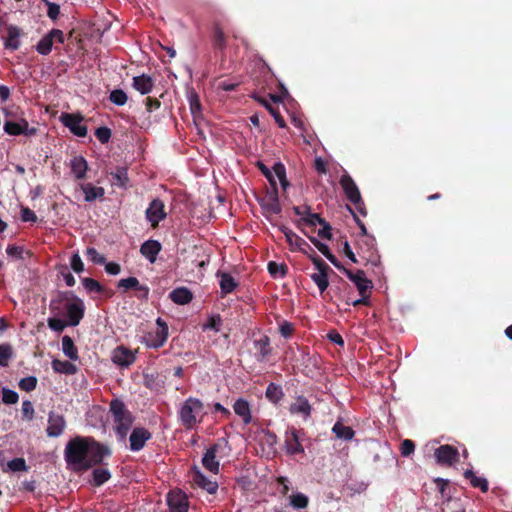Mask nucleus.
I'll use <instances>...</instances> for the list:
<instances>
[{
	"mask_svg": "<svg viewBox=\"0 0 512 512\" xmlns=\"http://www.w3.org/2000/svg\"><path fill=\"white\" fill-rule=\"evenodd\" d=\"M22 414L23 417L27 420H32L34 417V407L32 403L28 400L23 401L22 403Z\"/></svg>",
	"mask_w": 512,
	"mask_h": 512,
	"instance_id": "nucleus-62",
	"label": "nucleus"
},
{
	"mask_svg": "<svg viewBox=\"0 0 512 512\" xmlns=\"http://www.w3.org/2000/svg\"><path fill=\"white\" fill-rule=\"evenodd\" d=\"M333 432L337 438L343 440H351L354 436V431L351 427L345 426L340 422H337L333 426Z\"/></svg>",
	"mask_w": 512,
	"mask_h": 512,
	"instance_id": "nucleus-35",
	"label": "nucleus"
},
{
	"mask_svg": "<svg viewBox=\"0 0 512 512\" xmlns=\"http://www.w3.org/2000/svg\"><path fill=\"white\" fill-rule=\"evenodd\" d=\"M293 210L303 224H328L318 213L312 212L310 206L306 204L295 206Z\"/></svg>",
	"mask_w": 512,
	"mask_h": 512,
	"instance_id": "nucleus-14",
	"label": "nucleus"
},
{
	"mask_svg": "<svg viewBox=\"0 0 512 512\" xmlns=\"http://www.w3.org/2000/svg\"><path fill=\"white\" fill-rule=\"evenodd\" d=\"M203 466L212 473H217L219 470V462L216 460V447H211L204 454L202 459Z\"/></svg>",
	"mask_w": 512,
	"mask_h": 512,
	"instance_id": "nucleus-33",
	"label": "nucleus"
},
{
	"mask_svg": "<svg viewBox=\"0 0 512 512\" xmlns=\"http://www.w3.org/2000/svg\"><path fill=\"white\" fill-rule=\"evenodd\" d=\"M204 415L202 401L194 397L187 398L178 411L179 421L186 429H193L198 423L202 422Z\"/></svg>",
	"mask_w": 512,
	"mask_h": 512,
	"instance_id": "nucleus-3",
	"label": "nucleus"
},
{
	"mask_svg": "<svg viewBox=\"0 0 512 512\" xmlns=\"http://www.w3.org/2000/svg\"><path fill=\"white\" fill-rule=\"evenodd\" d=\"M62 351L71 360H77V349L74 346L73 340L69 336L62 338Z\"/></svg>",
	"mask_w": 512,
	"mask_h": 512,
	"instance_id": "nucleus-39",
	"label": "nucleus"
},
{
	"mask_svg": "<svg viewBox=\"0 0 512 512\" xmlns=\"http://www.w3.org/2000/svg\"><path fill=\"white\" fill-rule=\"evenodd\" d=\"M88 170V163L82 156L74 157L71 160V171L78 180L84 179Z\"/></svg>",
	"mask_w": 512,
	"mask_h": 512,
	"instance_id": "nucleus-30",
	"label": "nucleus"
},
{
	"mask_svg": "<svg viewBox=\"0 0 512 512\" xmlns=\"http://www.w3.org/2000/svg\"><path fill=\"white\" fill-rule=\"evenodd\" d=\"M111 359L117 366L126 368L134 363L135 354L128 348L119 346L112 351Z\"/></svg>",
	"mask_w": 512,
	"mask_h": 512,
	"instance_id": "nucleus-17",
	"label": "nucleus"
},
{
	"mask_svg": "<svg viewBox=\"0 0 512 512\" xmlns=\"http://www.w3.org/2000/svg\"><path fill=\"white\" fill-rule=\"evenodd\" d=\"M258 169L262 172V174L267 178V180L270 183L271 189H275L277 187V180L279 181L282 189L286 191V189L289 187V182L286 177V168L283 163L276 162L272 170L269 169L263 162L258 161L257 162Z\"/></svg>",
	"mask_w": 512,
	"mask_h": 512,
	"instance_id": "nucleus-5",
	"label": "nucleus"
},
{
	"mask_svg": "<svg viewBox=\"0 0 512 512\" xmlns=\"http://www.w3.org/2000/svg\"><path fill=\"white\" fill-rule=\"evenodd\" d=\"M284 446L289 455L303 454L304 447L302 445L300 432L295 428L287 430L285 433Z\"/></svg>",
	"mask_w": 512,
	"mask_h": 512,
	"instance_id": "nucleus-12",
	"label": "nucleus"
},
{
	"mask_svg": "<svg viewBox=\"0 0 512 512\" xmlns=\"http://www.w3.org/2000/svg\"><path fill=\"white\" fill-rule=\"evenodd\" d=\"M53 39L50 33H47L36 45V51L41 55H48L53 47Z\"/></svg>",
	"mask_w": 512,
	"mask_h": 512,
	"instance_id": "nucleus-41",
	"label": "nucleus"
},
{
	"mask_svg": "<svg viewBox=\"0 0 512 512\" xmlns=\"http://www.w3.org/2000/svg\"><path fill=\"white\" fill-rule=\"evenodd\" d=\"M222 320L219 315H211L208 317L207 322L203 324V330H213L215 332L220 331Z\"/></svg>",
	"mask_w": 512,
	"mask_h": 512,
	"instance_id": "nucleus-47",
	"label": "nucleus"
},
{
	"mask_svg": "<svg viewBox=\"0 0 512 512\" xmlns=\"http://www.w3.org/2000/svg\"><path fill=\"white\" fill-rule=\"evenodd\" d=\"M81 188L85 195V201L87 202H92L97 198H102L105 193L104 188L96 187L91 183L83 184Z\"/></svg>",
	"mask_w": 512,
	"mask_h": 512,
	"instance_id": "nucleus-34",
	"label": "nucleus"
},
{
	"mask_svg": "<svg viewBox=\"0 0 512 512\" xmlns=\"http://www.w3.org/2000/svg\"><path fill=\"white\" fill-rule=\"evenodd\" d=\"M311 258L313 264L315 265L317 272L311 274V279L314 281V283L318 286L320 292H324L328 285V275L327 271L330 269L329 266L319 257L309 255Z\"/></svg>",
	"mask_w": 512,
	"mask_h": 512,
	"instance_id": "nucleus-10",
	"label": "nucleus"
},
{
	"mask_svg": "<svg viewBox=\"0 0 512 512\" xmlns=\"http://www.w3.org/2000/svg\"><path fill=\"white\" fill-rule=\"evenodd\" d=\"M37 379L33 376L25 377L20 380L19 387L26 392L32 391L36 388Z\"/></svg>",
	"mask_w": 512,
	"mask_h": 512,
	"instance_id": "nucleus-53",
	"label": "nucleus"
},
{
	"mask_svg": "<svg viewBox=\"0 0 512 512\" xmlns=\"http://www.w3.org/2000/svg\"><path fill=\"white\" fill-rule=\"evenodd\" d=\"M459 456L458 450L450 445H442L435 450V458L439 464L452 465Z\"/></svg>",
	"mask_w": 512,
	"mask_h": 512,
	"instance_id": "nucleus-16",
	"label": "nucleus"
},
{
	"mask_svg": "<svg viewBox=\"0 0 512 512\" xmlns=\"http://www.w3.org/2000/svg\"><path fill=\"white\" fill-rule=\"evenodd\" d=\"M4 130L7 134L17 135H32L35 133V129H28V122L23 120L22 122L6 121L4 124Z\"/></svg>",
	"mask_w": 512,
	"mask_h": 512,
	"instance_id": "nucleus-22",
	"label": "nucleus"
},
{
	"mask_svg": "<svg viewBox=\"0 0 512 512\" xmlns=\"http://www.w3.org/2000/svg\"><path fill=\"white\" fill-rule=\"evenodd\" d=\"M110 182L113 186L121 189H127L129 186L128 168L125 166H117L114 170L109 172Z\"/></svg>",
	"mask_w": 512,
	"mask_h": 512,
	"instance_id": "nucleus-19",
	"label": "nucleus"
},
{
	"mask_svg": "<svg viewBox=\"0 0 512 512\" xmlns=\"http://www.w3.org/2000/svg\"><path fill=\"white\" fill-rule=\"evenodd\" d=\"M290 412L297 414L307 419L311 413V406L307 399L304 397H298L291 405Z\"/></svg>",
	"mask_w": 512,
	"mask_h": 512,
	"instance_id": "nucleus-29",
	"label": "nucleus"
},
{
	"mask_svg": "<svg viewBox=\"0 0 512 512\" xmlns=\"http://www.w3.org/2000/svg\"><path fill=\"white\" fill-rule=\"evenodd\" d=\"M20 217L23 222H36L37 221V216H36L35 212L28 207L21 208Z\"/></svg>",
	"mask_w": 512,
	"mask_h": 512,
	"instance_id": "nucleus-60",
	"label": "nucleus"
},
{
	"mask_svg": "<svg viewBox=\"0 0 512 512\" xmlns=\"http://www.w3.org/2000/svg\"><path fill=\"white\" fill-rule=\"evenodd\" d=\"M347 277L356 285L360 294H365L372 288V282L366 278L364 271L358 270L355 273L346 271Z\"/></svg>",
	"mask_w": 512,
	"mask_h": 512,
	"instance_id": "nucleus-20",
	"label": "nucleus"
},
{
	"mask_svg": "<svg viewBox=\"0 0 512 512\" xmlns=\"http://www.w3.org/2000/svg\"><path fill=\"white\" fill-rule=\"evenodd\" d=\"M66 426V421L62 415L51 412L48 417V427L46 429L49 437L60 436Z\"/></svg>",
	"mask_w": 512,
	"mask_h": 512,
	"instance_id": "nucleus-18",
	"label": "nucleus"
},
{
	"mask_svg": "<svg viewBox=\"0 0 512 512\" xmlns=\"http://www.w3.org/2000/svg\"><path fill=\"white\" fill-rule=\"evenodd\" d=\"M157 329L153 332L147 333L143 337V342L150 348H159L164 345L168 338V326L161 319L156 320Z\"/></svg>",
	"mask_w": 512,
	"mask_h": 512,
	"instance_id": "nucleus-8",
	"label": "nucleus"
},
{
	"mask_svg": "<svg viewBox=\"0 0 512 512\" xmlns=\"http://www.w3.org/2000/svg\"><path fill=\"white\" fill-rule=\"evenodd\" d=\"M151 434L144 428H135L130 435V449L133 451L141 450L145 442L150 439Z\"/></svg>",
	"mask_w": 512,
	"mask_h": 512,
	"instance_id": "nucleus-21",
	"label": "nucleus"
},
{
	"mask_svg": "<svg viewBox=\"0 0 512 512\" xmlns=\"http://www.w3.org/2000/svg\"><path fill=\"white\" fill-rule=\"evenodd\" d=\"M161 243L156 240L145 241L140 248V253L151 263H155L157 255L161 251Z\"/></svg>",
	"mask_w": 512,
	"mask_h": 512,
	"instance_id": "nucleus-23",
	"label": "nucleus"
},
{
	"mask_svg": "<svg viewBox=\"0 0 512 512\" xmlns=\"http://www.w3.org/2000/svg\"><path fill=\"white\" fill-rule=\"evenodd\" d=\"M145 214L150 224H159L167 216L164 202L159 198L153 199L146 209Z\"/></svg>",
	"mask_w": 512,
	"mask_h": 512,
	"instance_id": "nucleus-13",
	"label": "nucleus"
},
{
	"mask_svg": "<svg viewBox=\"0 0 512 512\" xmlns=\"http://www.w3.org/2000/svg\"><path fill=\"white\" fill-rule=\"evenodd\" d=\"M283 393H282V390L279 386L271 383L268 387H267V390H266V397L271 400L272 402L276 403L278 402L281 397H282Z\"/></svg>",
	"mask_w": 512,
	"mask_h": 512,
	"instance_id": "nucleus-48",
	"label": "nucleus"
},
{
	"mask_svg": "<svg viewBox=\"0 0 512 512\" xmlns=\"http://www.w3.org/2000/svg\"><path fill=\"white\" fill-rule=\"evenodd\" d=\"M12 355L13 350L10 344H0V366H7Z\"/></svg>",
	"mask_w": 512,
	"mask_h": 512,
	"instance_id": "nucleus-43",
	"label": "nucleus"
},
{
	"mask_svg": "<svg viewBox=\"0 0 512 512\" xmlns=\"http://www.w3.org/2000/svg\"><path fill=\"white\" fill-rule=\"evenodd\" d=\"M110 472L105 468L95 469L93 471V480L96 485H102L110 478Z\"/></svg>",
	"mask_w": 512,
	"mask_h": 512,
	"instance_id": "nucleus-49",
	"label": "nucleus"
},
{
	"mask_svg": "<svg viewBox=\"0 0 512 512\" xmlns=\"http://www.w3.org/2000/svg\"><path fill=\"white\" fill-rule=\"evenodd\" d=\"M46 5L48 7V9H47L48 17L51 18L52 20L57 19V17L60 14V6L58 4L52 3L50 1L48 3H46Z\"/></svg>",
	"mask_w": 512,
	"mask_h": 512,
	"instance_id": "nucleus-63",
	"label": "nucleus"
},
{
	"mask_svg": "<svg viewBox=\"0 0 512 512\" xmlns=\"http://www.w3.org/2000/svg\"><path fill=\"white\" fill-rule=\"evenodd\" d=\"M189 105L190 110L193 115L200 113L201 111V102L199 96L194 91L189 95Z\"/></svg>",
	"mask_w": 512,
	"mask_h": 512,
	"instance_id": "nucleus-54",
	"label": "nucleus"
},
{
	"mask_svg": "<svg viewBox=\"0 0 512 512\" xmlns=\"http://www.w3.org/2000/svg\"><path fill=\"white\" fill-rule=\"evenodd\" d=\"M132 87L142 95L150 93L154 87V81L151 76L142 74L133 78Z\"/></svg>",
	"mask_w": 512,
	"mask_h": 512,
	"instance_id": "nucleus-24",
	"label": "nucleus"
},
{
	"mask_svg": "<svg viewBox=\"0 0 512 512\" xmlns=\"http://www.w3.org/2000/svg\"><path fill=\"white\" fill-rule=\"evenodd\" d=\"M110 411L114 418L115 430L119 437L124 440L132 426L133 417L130 412L127 411L123 402L118 399L111 401Z\"/></svg>",
	"mask_w": 512,
	"mask_h": 512,
	"instance_id": "nucleus-4",
	"label": "nucleus"
},
{
	"mask_svg": "<svg viewBox=\"0 0 512 512\" xmlns=\"http://www.w3.org/2000/svg\"><path fill=\"white\" fill-rule=\"evenodd\" d=\"M212 46L216 50L224 51L227 46L226 36L218 23H214L211 35Z\"/></svg>",
	"mask_w": 512,
	"mask_h": 512,
	"instance_id": "nucleus-28",
	"label": "nucleus"
},
{
	"mask_svg": "<svg viewBox=\"0 0 512 512\" xmlns=\"http://www.w3.org/2000/svg\"><path fill=\"white\" fill-rule=\"evenodd\" d=\"M18 399V394L15 391L6 388L2 390V400L4 403L15 404L17 403Z\"/></svg>",
	"mask_w": 512,
	"mask_h": 512,
	"instance_id": "nucleus-58",
	"label": "nucleus"
},
{
	"mask_svg": "<svg viewBox=\"0 0 512 512\" xmlns=\"http://www.w3.org/2000/svg\"><path fill=\"white\" fill-rule=\"evenodd\" d=\"M70 267L75 273H81L84 271V264L77 252L73 253L70 258Z\"/></svg>",
	"mask_w": 512,
	"mask_h": 512,
	"instance_id": "nucleus-56",
	"label": "nucleus"
},
{
	"mask_svg": "<svg viewBox=\"0 0 512 512\" xmlns=\"http://www.w3.org/2000/svg\"><path fill=\"white\" fill-rule=\"evenodd\" d=\"M61 309L70 326H76L84 314V303L80 299H66L61 303Z\"/></svg>",
	"mask_w": 512,
	"mask_h": 512,
	"instance_id": "nucleus-6",
	"label": "nucleus"
},
{
	"mask_svg": "<svg viewBox=\"0 0 512 512\" xmlns=\"http://www.w3.org/2000/svg\"><path fill=\"white\" fill-rule=\"evenodd\" d=\"M82 284L88 292L99 293L102 290V287L99 284V282H97L96 280H94L92 278H83Z\"/></svg>",
	"mask_w": 512,
	"mask_h": 512,
	"instance_id": "nucleus-55",
	"label": "nucleus"
},
{
	"mask_svg": "<svg viewBox=\"0 0 512 512\" xmlns=\"http://www.w3.org/2000/svg\"><path fill=\"white\" fill-rule=\"evenodd\" d=\"M254 99L260 103L261 105H263L268 111L269 113L273 116L275 122L278 124V126L280 128H284L286 127V122L284 120V118L282 117L280 111H279V108L274 106L268 99H266L265 97H261V96H255Z\"/></svg>",
	"mask_w": 512,
	"mask_h": 512,
	"instance_id": "nucleus-26",
	"label": "nucleus"
},
{
	"mask_svg": "<svg viewBox=\"0 0 512 512\" xmlns=\"http://www.w3.org/2000/svg\"><path fill=\"white\" fill-rule=\"evenodd\" d=\"M127 94L122 89H114L111 91L109 100L118 106H123L127 102Z\"/></svg>",
	"mask_w": 512,
	"mask_h": 512,
	"instance_id": "nucleus-44",
	"label": "nucleus"
},
{
	"mask_svg": "<svg viewBox=\"0 0 512 512\" xmlns=\"http://www.w3.org/2000/svg\"><path fill=\"white\" fill-rule=\"evenodd\" d=\"M268 271L274 278H282L286 274V265L276 262L268 263Z\"/></svg>",
	"mask_w": 512,
	"mask_h": 512,
	"instance_id": "nucleus-46",
	"label": "nucleus"
},
{
	"mask_svg": "<svg viewBox=\"0 0 512 512\" xmlns=\"http://www.w3.org/2000/svg\"><path fill=\"white\" fill-rule=\"evenodd\" d=\"M86 257L88 258V260H90L91 262L95 263V264H105V257L101 254L98 253V251L93 248V247H89L86 249Z\"/></svg>",
	"mask_w": 512,
	"mask_h": 512,
	"instance_id": "nucleus-50",
	"label": "nucleus"
},
{
	"mask_svg": "<svg viewBox=\"0 0 512 512\" xmlns=\"http://www.w3.org/2000/svg\"><path fill=\"white\" fill-rule=\"evenodd\" d=\"M105 271L110 275H118L121 271L120 265L115 262H106L103 264Z\"/></svg>",
	"mask_w": 512,
	"mask_h": 512,
	"instance_id": "nucleus-64",
	"label": "nucleus"
},
{
	"mask_svg": "<svg viewBox=\"0 0 512 512\" xmlns=\"http://www.w3.org/2000/svg\"><path fill=\"white\" fill-rule=\"evenodd\" d=\"M260 205L268 220H271L270 217L272 215L280 213L281 207L278 199L277 187L275 189H271V191H267L266 195L262 197Z\"/></svg>",
	"mask_w": 512,
	"mask_h": 512,
	"instance_id": "nucleus-11",
	"label": "nucleus"
},
{
	"mask_svg": "<svg viewBox=\"0 0 512 512\" xmlns=\"http://www.w3.org/2000/svg\"><path fill=\"white\" fill-rule=\"evenodd\" d=\"M280 231L284 234L291 251H300L306 255H310L312 251L310 245L289 226H279Z\"/></svg>",
	"mask_w": 512,
	"mask_h": 512,
	"instance_id": "nucleus-9",
	"label": "nucleus"
},
{
	"mask_svg": "<svg viewBox=\"0 0 512 512\" xmlns=\"http://www.w3.org/2000/svg\"><path fill=\"white\" fill-rule=\"evenodd\" d=\"M339 184L346 198L353 205V208L349 207V211L353 215L356 224H362L360 216L365 217L367 215V210L356 183L348 173H344L340 177Z\"/></svg>",
	"mask_w": 512,
	"mask_h": 512,
	"instance_id": "nucleus-2",
	"label": "nucleus"
},
{
	"mask_svg": "<svg viewBox=\"0 0 512 512\" xmlns=\"http://www.w3.org/2000/svg\"><path fill=\"white\" fill-rule=\"evenodd\" d=\"M220 277V288L223 293L228 294L234 290L236 287V282L234 278L228 273H220L218 274Z\"/></svg>",
	"mask_w": 512,
	"mask_h": 512,
	"instance_id": "nucleus-40",
	"label": "nucleus"
},
{
	"mask_svg": "<svg viewBox=\"0 0 512 512\" xmlns=\"http://www.w3.org/2000/svg\"><path fill=\"white\" fill-rule=\"evenodd\" d=\"M401 454L405 457L407 456H410L411 454L414 453V450H415V445L413 443V441L409 440V439H405L402 443H401Z\"/></svg>",
	"mask_w": 512,
	"mask_h": 512,
	"instance_id": "nucleus-61",
	"label": "nucleus"
},
{
	"mask_svg": "<svg viewBox=\"0 0 512 512\" xmlns=\"http://www.w3.org/2000/svg\"><path fill=\"white\" fill-rule=\"evenodd\" d=\"M118 288L124 289V291L129 289H137L139 287V280L136 277H128L119 280Z\"/></svg>",
	"mask_w": 512,
	"mask_h": 512,
	"instance_id": "nucleus-51",
	"label": "nucleus"
},
{
	"mask_svg": "<svg viewBox=\"0 0 512 512\" xmlns=\"http://www.w3.org/2000/svg\"><path fill=\"white\" fill-rule=\"evenodd\" d=\"M464 476L466 479L470 480V483L473 487L480 488L483 492L488 490L487 480L485 478L476 476L472 470H466L464 472Z\"/></svg>",
	"mask_w": 512,
	"mask_h": 512,
	"instance_id": "nucleus-36",
	"label": "nucleus"
},
{
	"mask_svg": "<svg viewBox=\"0 0 512 512\" xmlns=\"http://www.w3.org/2000/svg\"><path fill=\"white\" fill-rule=\"evenodd\" d=\"M233 410L236 415L242 418L245 424H249L252 421L250 405L245 399H237L233 404Z\"/></svg>",
	"mask_w": 512,
	"mask_h": 512,
	"instance_id": "nucleus-27",
	"label": "nucleus"
},
{
	"mask_svg": "<svg viewBox=\"0 0 512 512\" xmlns=\"http://www.w3.org/2000/svg\"><path fill=\"white\" fill-rule=\"evenodd\" d=\"M310 241L317 247V249L334 265H336L335 257L330 253L329 247L320 242L316 237L308 235L306 232L302 231Z\"/></svg>",
	"mask_w": 512,
	"mask_h": 512,
	"instance_id": "nucleus-42",
	"label": "nucleus"
},
{
	"mask_svg": "<svg viewBox=\"0 0 512 512\" xmlns=\"http://www.w3.org/2000/svg\"><path fill=\"white\" fill-rule=\"evenodd\" d=\"M95 136L102 144H105L111 138V130L108 127H99L95 130Z\"/></svg>",
	"mask_w": 512,
	"mask_h": 512,
	"instance_id": "nucleus-57",
	"label": "nucleus"
},
{
	"mask_svg": "<svg viewBox=\"0 0 512 512\" xmlns=\"http://www.w3.org/2000/svg\"><path fill=\"white\" fill-rule=\"evenodd\" d=\"M193 481L201 488L205 489L208 493H215L218 485L215 481L208 479L199 470H196L193 475Z\"/></svg>",
	"mask_w": 512,
	"mask_h": 512,
	"instance_id": "nucleus-31",
	"label": "nucleus"
},
{
	"mask_svg": "<svg viewBox=\"0 0 512 512\" xmlns=\"http://www.w3.org/2000/svg\"><path fill=\"white\" fill-rule=\"evenodd\" d=\"M167 503L170 512H187L188 500L185 493L180 490H173L168 493Z\"/></svg>",
	"mask_w": 512,
	"mask_h": 512,
	"instance_id": "nucleus-15",
	"label": "nucleus"
},
{
	"mask_svg": "<svg viewBox=\"0 0 512 512\" xmlns=\"http://www.w3.org/2000/svg\"><path fill=\"white\" fill-rule=\"evenodd\" d=\"M68 321L58 318V317H52L48 319V326L57 332L62 331L66 326H68Z\"/></svg>",
	"mask_w": 512,
	"mask_h": 512,
	"instance_id": "nucleus-52",
	"label": "nucleus"
},
{
	"mask_svg": "<svg viewBox=\"0 0 512 512\" xmlns=\"http://www.w3.org/2000/svg\"><path fill=\"white\" fill-rule=\"evenodd\" d=\"M170 298L176 304L185 305V304H188L192 300L193 296H192L191 291L188 288L180 287V288L174 289L170 293Z\"/></svg>",
	"mask_w": 512,
	"mask_h": 512,
	"instance_id": "nucleus-32",
	"label": "nucleus"
},
{
	"mask_svg": "<svg viewBox=\"0 0 512 512\" xmlns=\"http://www.w3.org/2000/svg\"><path fill=\"white\" fill-rule=\"evenodd\" d=\"M270 341L267 336H261L259 339L254 341V347L260 357V359H264L270 353Z\"/></svg>",
	"mask_w": 512,
	"mask_h": 512,
	"instance_id": "nucleus-37",
	"label": "nucleus"
},
{
	"mask_svg": "<svg viewBox=\"0 0 512 512\" xmlns=\"http://www.w3.org/2000/svg\"><path fill=\"white\" fill-rule=\"evenodd\" d=\"M22 35L21 29H19L17 26L10 25L7 28V37L5 39V48L15 51L17 50L20 45V36Z\"/></svg>",
	"mask_w": 512,
	"mask_h": 512,
	"instance_id": "nucleus-25",
	"label": "nucleus"
},
{
	"mask_svg": "<svg viewBox=\"0 0 512 512\" xmlns=\"http://www.w3.org/2000/svg\"><path fill=\"white\" fill-rule=\"evenodd\" d=\"M59 119L72 134L78 137L87 135L88 129L86 125L82 124L84 117L80 113H62Z\"/></svg>",
	"mask_w": 512,
	"mask_h": 512,
	"instance_id": "nucleus-7",
	"label": "nucleus"
},
{
	"mask_svg": "<svg viewBox=\"0 0 512 512\" xmlns=\"http://www.w3.org/2000/svg\"><path fill=\"white\" fill-rule=\"evenodd\" d=\"M52 368L55 372L63 374H74L76 372V367L72 363L58 359L52 361Z\"/></svg>",
	"mask_w": 512,
	"mask_h": 512,
	"instance_id": "nucleus-38",
	"label": "nucleus"
},
{
	"mask_svg": "<svg viewBox=\"0 0 512 512\" xmlns=\"http://www.w3.org/2000/svg\"><path fill=\"white\" fill-rule=\"evenodd\" d=\"M290 504L296 509H304L308 505V497L303 493H296L290 496Z\"/></svg>",
	"mask_w": 512,
	"mask_h": 512,
	"instance_id": "nucleus-45",
	"label": "nucleus"
},
{
	"mask_svg": "<svg viewBox=\"0 0 512 512\" xmlns=\"http://www.w3.org/2000/svg\"><path fill=\"white\" fill-rule=\"evenodd\" d=\"M65 461L72 471H83L100 463L110 451L92 438L75 437L65 447Z\"/></svg>",
	"mask_w": 512,
	"mask_h": 512,
	"instance_id": "nucleus-1",
	"label": "nucleus"
},
{
	"mask_svg": "<svg viewBox=\"0 0 512 512\" xmlns=\"http://www.w3.org/2000/svg\"><path fill=\"white\" fill-rule=\"evenodd\" d=\"M8 467L12 471H25L27 469L26 462L23 458H15L9 461Z\"/></svg>",
	"mask_w": 512,
	"mask_h": 512,
	"instance_id": "nucleus-59",
	"label": "nucleus"
}]
</instances>
